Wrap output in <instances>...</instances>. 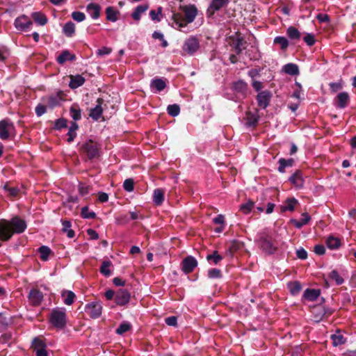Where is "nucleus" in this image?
Returning a JSON list of instances; mask_svg holds the SVG:
<instances>
[{
    "label": "nucleus",
    "instance_id": "9d476101",
    "mask_svg": "<svg viewBox=\"0 0 356 356\" xmlns=\"http://www.w3.org/2000/svg\"><path fill=\"white\" fill-rule=\"evenodd\" d=\"M130 294L126 289H119L116 291L115 300L118 305H124L129 302Z\"/></svg>",
    "mask_w": 356,
    "mask_h": 356
},
{
    "label": "nucleus",
    "instance_id": "9b49d317",
    "mask_svg": "<svg viewBox=\"0 0 356 356\" xmlns=\"http://www.w3.org/2000/svg\"><path fill=\"white\" fill-rule=\"evenodd\" d=\"M32 346L36 353V356H47L45 349V344L40 338H35L33 341Z\"/></svg>",
    "mask_w": 356,
    "mask_h": 356
},
{
    "label": "nucleus",
    "instance_id": "b1692460",
    "mask_svg": "<svg viewBox=\"0 0 356 356\" xmlns=\"http://www.w3.org/2000/svg\"><path fill=\"white\" fill-rule=\"evenodd\" d=\"M320 295V291L317 289H307L303 293V298L309 301L316 300Z\"/></svg>",
    "mask_w": 356,
    "mask_h": 356
},
{
    "label": "nucleus",
    "instance_id": "2eb2a0df",
    "mask_svg": "<svg viewBox=\"0 0 356 356\" xmlns=\"http://www.w3.org/2000/svg\"><path fill=\"white\" fill-rule=\"evenodd\" d=\"M229 0H212L207 10V14L211 16L214 13L226 6Z\"/></svg>",
    "mask_w": 356,
    "mask_h": 356
},
{
    "label": "nucleus",
    "instance_id": "a18cd8bd",
    "mask_svg": "<svg viewBox=\"0 0 356 356\" xmlns=\"http://www.w3.org/2000/svg\"><path fill=\"white\" fill-rule=\"evenodd\" d=\"M329 277L331 280H334L337 285H340L343 283L344 280L343 277H341L336 270H332L330 273Z\"/></svg>",
    "mask_w": 356,
    "mask_h": 356
},
{
    "label": "nucleus",
    "instance_id": "cd10ccee",
    "mask_svg": "<svg viewBox=\"0 0 356 356\" xmlns=\"http://www.w3.org/2000/svg\"><path fill=\"white\" fill-rule=\"evenodd\" d=\"M62 298H63V302L67 305H71L75 298V294L71 291H64L61 294Z\"/></svg>",
    "mask_w": 356,
    "mask_h": 356
},
{
    "label": "nucleus",
    "instance_id": "7ed1b4c3",
    "mask_svg": "<svg viewBox=\"0 0 356 356\" xmlns=\"http://www.w3.org/2000/svg\"><path fill=\"white\" fill-rule=\"evenodd\" d=\"M50 323L57 328H63L66 324V314L64 309H54L50 316Z\"/></svg>",
    "mask_w": 356,
    "mask_h": 356
},
{
    "label": "nucleus",
    "instance_id": "a211bd4d",
    "mask_svg": "<svg viewBox=\"0 0 356 356\" xmlns=\"http://www.w3.org/2000/svg\"><path fill=\"white\" fill-rule=\"evenodd\" d=\"M43 298L42 293L36 289H33L30 291L29 299L31 303L33 305H38L40 304Z\"/></svg>",
    "mask_w": 356,
    "mask_h": 356
},
{
    "label": "nucleus",
    "instance_id": "f257e3e1",
    "mask_svg": "<svg viewBox=\"0 0 356 356\" xmlns=\"http://www.w3.org/2000/svg\"><path fill=\"white\" fill-rule=\"evenodd\" d=\"M26 228L24 220L15 217L10 221L6 220H0V240L8 241L14 233H22Z\"/></svg>",
    "mask_w": 356,
    "mask_h": 356
},
{
    "label": "nucleus",
    "instance_id": "a878e982",
    "mask_svg": "<svg viewBox=\"0 0 356 356\" xmlns=\"http://www.w3.org/2000/svg\"><path fill=\"white\" fill-rule=\"evenodd\" d=\"M341 244L340 239L333 236H329L326 240L327 248L332 250L338 249L341 246Z\"/></svg>",
    "mask_w": 356,
    "mask_h": 356
},
{
    "label": "nucleus",
    "instance_id": "864d4df0",
    "mask_svg": "<svg viewBox=\"0 0 356 356\" xmlns=\"http://www.w3.org/2000/svg\"><path fill=\"white\" fill-rule=\"evenodd\" d=\"M209 278H220L221 277V271L217 268H211L208 271Z\"/></svg>",
    "mask_w": 356,
    "mask_h": 356
},
{
    "label": "nucleus",
    "instance_id": "774afa93",
    "mask_svg": "<svg viewBox=\"0 0 356 356\" xmlns=\"http://www.w3.org/2000/svg\"><path fill=\"white\" fill-rule=\"evenodd\" d=\"M58 103H59V101L57 97H48V104L51 107H54V106H56L57 104H58Z\"/></svg>",
    "mask_w": 356,
    "mask_h": 356
},
{
    "label": "nucleus",
    "instance_id": "1a4fd4ad",
    "mask_svg": "<svg viewBox=\"0 0 356 356\" xmlns=\"http://www.w3.org/2000/svg\"><path fill=\"white\" fill-rule=\"evenodd\" d=\"M197 265V260L192 256H188L182 261L181 269L185 273H189L194 270Z\"/></svg>",
    "mask_w": 356,
    "mask_h": 356
},
{
    "label": "nucleus",
    "instance_id": "e2e57ef3",
    "mask_svg": "<svg viewBox=\"0 0 356 356\" xmlns=\"http://www.w3.org/2000/svg\"><path fill=\"white\" fill-rule=\"evenodd\" d=\"M46 112V107L43 105H38L35 108V113L38 116L42 115Z\"/></svg>",
    "mask_w": 356,
    "mask_h": 356
},
{
    "label": "nucleus",
    "instance_id": "39448f33",
    "mask_svg": "<svg viewBox=\"0 0 356 356\" xmlns=\"http://www.w3.org/2000/svg\"><path fill=\"white\" fill-rule=\"evenodd\" d=\"M81 149L87 154L88 157L90 159L99 154L98 145L92 140H89L83 144Z\"/></svg>",
    "mask_w": 356,
    "mask_h": 356
},
{
    "label": "nucleus",
    "instance_id": "72a5a7b5",
    "mask_svg": "<svg viewBox=\"0 0 356 356\" xmlns=\"http://www.w3.org/2000/svg\"><path fill=\"white\" fill-rule=\"evenodd\" d=\"M112 264L110 261H104L100 267V272L102 274L105 275L106 277H109L111 275V270L110 269Z\"/></svg>",
    "mask_w": 356,
    "mask_h": 356
},
{
    "label": "nucleus",
    "instance_id": "6ab92c4d",
    "mask_svg": "<svg viewBox=\"0 0 356 356\" xmlns=\"http://www.w3.org/2000/svg\"><path fill=\"white\" fill-rule=\"evenodd\" d=\"M103 103V100L101 99H97V104L96 106L91 109L90 116L95 120H99L102 114L103 108L102 107V104Z\"/></svg>",
    "mask_w": 356,
    "mask_h": 356
},
{
    "label": "nucleus",
    "instance_id": "f03ea898",
    "mask_svg": "<svg viewBox=\"0 0 356 356\" xmlns=\"http://www.w3.org/2000/svg\"><path fill=\"white\" fill-rule=\"evenodd\" d=\"M184 17L179 13H173L172 16V26L175 29L181 30L185 27L187 24L194 21L197 15V9L194 6H188L183 8Z\"/></svg>",
    "mask_w": 356,
    "mask_h": 356
},
{
    "label": "nucleus",
    "instance_id": "473e14b6",
    "mask_svg": "<svg viewBox=\"0 0 356 356\" xmlns=\"http://www.w3.org/2000/svg\"><path fill=\"white\" fill-rule=\"evenodd\" d=\"M287 286H288V289H289L290 293L293 296L299 293L302 289L301 284L298 282H289L287 284Z\"/></svg>",
    "mask_w": 356,
    "mask_h": 356
},
{
    "label": "nucleus",
    "instance_id": "393cba45",
    "mask_svg": "<svg viewBox=\"0 0 356 356\" xmlns=\"http://www.w3.org/2000/svg\"><path fill=\"white\" fill-rule=\"evenodd\" d=\"M298 200L295 198H289L287 199L284 204L281 206L282 211L284 212L286 211H293L294 210L295 206L297 204Z\"/></svg>",
    "mask_w": 356,
    "mask_h": 356
},
{
    "label": "nucleus",
    "instance_id": "052dcab7",
    "mask_svg": "<svg viewBox=\"0 0 356 356\" xmlns=\"http://www.w3.org/2000/svg\"><path fill=\"white\" fill-rule=\"evenodd\" d=\"M297 257L300 259H305L307 257V252L303 248H300L296 251Z\"/></svg>",
    "mask_w": 356,
    "mask_h": 356
},
{
    "label": "nucleus",
    "instance_id": "ea45409f",
    "mask_svg": "<svg viewBox=\"0 0 356 356\" xmlns=\"http://www.w3.org/2000/svg\"><path fill=\"white\" fill-rule=\"evenodd\" d=\"M286 33L289 38L291 40H299L300 38V33L293 26L289 27Z\"/></svg>",
    "mask_w": 356,
    "mask_h": 356
},
{
    "label": "nucleus",
    "instance_id": "7c9ffc66",
    "mask_svg": "<svg viewBox=\"0 0 356 356\" xmlns=\"http://www.w3.org/2000/svg\"><path fill=\"white\" fill-rule=\"evenodd\" d=\"M33 20L39 25L44 26L47 22L46 16L40 12H35L31 15Z\"/></svg>",
    "mask_w": 356,
    "mask_h": 356
},
{
    "label": "nucleus",
    "instance_id": "79ce46f5",
    "mask_svg": "<svg viewBox=\"0 0 356 356\" xmlns=\"http://www.w3.org/2000/svg\"><path fill=\"white\" fill-rule=\"evenodd\" d=\"M70 112V115L74 120H79L81 119V110L79 108L78 106H72Z\"/></svg>",
    "mask_w": 356,
    "mask_h": 356
},
{
    "label": "nucleus",
    "instance_id": "0e129e2a",
    "mask_svg": "<svg viewBox=\"0 0 356 356\" xmlns=\"http://www.w3.org/2000/svg\"><path fill=\"white\" fill-rule=\"evenodd\" d=\"M314 252H315L316 254H317L318 255H322V254H323L325 253V248L322 245H316L314 247Z\"/></svg>",
    "mask_w": 356,
    "mask_h": 356
},
{
    "label": "nucleus",
    "instance_id": "5fc2aeb1",
    "mask_svg": "<svg viewBox=\"0 0 356 356\" xmlns=\"http://www.w3.org/2000/svg\"><path fill=\"white\" fill-rule=\"evenodd\" d=\"M81 216L84 218H93L95 216V213L90 211L88 208L85 207L81 209Z\"/></svg>",
    "mask_w": 356,
    "mask_h": 356
},
{
    "label": "nucleus",
    "instance_id": "de8ad7c7",
    "mask_svg": "<svg viewBox=\"0 0 356 356\" xmlns=\"http://www.w3.org/2000/svg\"><path fill=\"white\" fill-rule=\"evenodd\" d=\"M131 328V324L128 322H124L120 325V326L116 330V333L118 334H122L127 331H129Z\"/></svg>",
    "mask_w": 356,
    "mask_h": 356
},
{
    "label": "nucleus",
    "instance_id": "f3484780",
    "mask_svg": "<svg viewBox=\"0 0 356 356\" xmlns=\"http://www.w3.org/2000/svg\"><path fill=\"white\" fill-rule=\"evenodd\" d=\"M289 181L297 188H300L304 184V179L301 171L296 170L289 178Z\"/></svg>",
    "mask_w": 356,
    "mask_h": 356
},
{
    "label": "nucleus",
    "instance_id": "c03bdc74",
    "mask_svg": "<svg viewBox=\"0 0 356 356\" xmlns=\"http://www.w3.org/2000/svg\"><path fill=\"white\" fill-rule=\"evenodd\" d=\"M167 111L170 115L175 117L179 114L180 108L177 104L169 105L167 108Z\"/></svg>",
    "mask_w": 356,
    "mask_h": 356
},
{
    "label": "nucleus",
    "instance_id": "e433bc0d",
    "mask_svg": "<svg viewBox=\"0 0 356 356\" xmlns=\"http://www.w3.org/2000/svg\"><path fill=\"white\" fill-rule=\"evenodd\" d=\"M207 259L210 264L216 265L222 261V257L220 255L217 251H214L213 254L207 256Z\"/></svg>",
    "mask_w": 356,
    "mask_h": 356
},
{
    "label": "nucleus",
    "instance_id": "c9c22d12",
    "mask_svg": "<svg viewBox=\"0 0 356 356\" xmlns=\"http://www.w3.org/2000/svg\"><path fill=\"white\" fill-rule=\"evenodd\" d=\"M63 225V232L67 234V236L69 238H73L75 235L74 232L70 228L71 222L68 220H63L62 222Z\"/></svg>",
    "mask_w": 356,
    "mask_h": 356
},
{
    "label": "nucleus",
    "instance_id": "ddd939ff",
    "mask_svg": "<svg viewBox=\"0 0 356 356\" xmlns=\"http://www.w3.org/2000/svg\"><path fill=\"white\" fill-rule=\"evenodd\" d=\"M271 96L270 92L268 90L260 92L257 96L258 105L263 108H266L269 104Z\"/></svg>",
    "mask_w": 356,
    "mask_h": 356
},
{
    "label": "nucleus",
    "instance_id": "49530a36",
    "mask_svg": "<svg viewBox=\"0 0 356 356\" xmlns=\"http://www.w3.org/2000/svg\"><path fill=\"white\" fill-rule=\"evenodd\" d=\"M39 252L40 254V258L43 261H47L51 252V250L47 246L43 245L39 248Z\"/></svg>",
    "mask_w": 356,
    "mask_h": 356
},
{
    "label": "nucleus",
    "instance_id": "dca6fc26",
    "mask_svg": "<svg viewBox=\"0 0 356 356\" xmlns=\"http://www.w3.org/2000/svg\"><path fill=\"white\" fill-rule=\"evenodd\" d=\"M350 97L346 92L338 94L336 98L335 105L339 108H344L349 103Z\"/></svg>",
    "mask_w": 356,
    "mask_h": 356
},
{
    "label": "nucleus",
    "instance_id": "c85d7f7f",
    "mask_svg": "<svg viewBox=\"0 0 356 356\" xmlns=\"http://www.w3.org/2000/svg\"><path fill=\"white\" fill-rule=\"evenodd\" d=\"M119 12L113 7L109 6L106 9V19L111 22H115L118 20Z\"/></svg>",
    "mask_w": 356,
    "mask_h": 356
},
{
    "label": "nucleus",
    "instance_id": "680f3d73",
    "mask_svg": "<svg viewBox=\"0 0 356 356\" xmlns=\"http://www.w3.org/2000/svg\"><path fill=\"white\" fill-rule=\"evenodd\" d=\"M213 222L215 224L223 225L225 224V216L222 214H219L213 218Z\"/></svg>",
    "mask_w": 356,
    "mask_h": 356
},
{
    "label": "nucleus",
    "instance_id": "58836bf2",
    "mask_svg": "<svg viewBox=\"0 0 356 356\" xmlns=\"http://www.w3.org/2000/svg\"><path fill=\"white\" fill-rule=\"evenodd\" d=\"M75 25L72 22H67L63 27V33L68 37H71L74 33Z\"/></svg>",
    "mask_w": 356,
    "mask_h": 356
},
{
    "label": "nucleus",
    "instance_id": "09e8293b",
    "mask_svg": "<svg viewBox=\"0 0 356 356\" xmlns=\"http://www.w3.org/2000/svg\"><path fill=\"white\" fill-rule=\"evenodd\" d=\"M254 207V202L248 201L247 203L243 204L241 206L240 209L244 213H248L250 212Z\"/></svg>",
    "mask_w": 356,
    "mask_h": 356
},
{
    "label": "nucleus",
    "instance_id": "69168bd1",
    "mask_svg": "<svg viewBox=\"0 0 356 356\" xmlns=\"http://www.w3.org/2000/svg\"><path fill=\"white\" fill-rule=\"evenodd\" d=\"M165 323L170 326H175L177 325V318L170 316L165 318Z\"/></svg>",
    "mask_w": 356,
    "mask_h": 356
},
{
    "label": "nucleus",
    "instance_id": "6e6552de",
    "mask_svg": "<svg viewBox=\"0 0 356 356\" xmlns=\"http://www.w3.org/2000/svg\"><path fill=\"white\" fill-rule=\"evenodd\" d=\"M86 312L92 318L100 316L102 312V307L99 302H90L86 306Z\"/></svg>",
    "mask_w": 356,
    "mask_h": 356
},
{
    "label": "nucleus",
    "instance_id": "412c9836",
    "mask_svg": "<svg viewBox=\"0 0 356 356\" xmlns=\"http://www.w3.org/2000/svg\"><path fill=\"white\" fill-rule=\"evenodd\" d=\"M86 10L93 19H97L99 17L100 6L98 4L89 3L86 7Z\"/></svg>",
    "mask_w": 356,
    "mask_h": 356
},
{
    "label": "nucleus",
    "instance_id": "4c0bfd02",
    "mask_svg": "<svg viewBox=\"0 0 356 356\" xmlns=\"http://www.w3.org/2000/svg\"><path fill=\"white\" fill-rule=\"evenodd\" d=\"M77 129H78V124L76 122H71V125L69 128V131L67 133V135H68L67 141L69 143L74 140V138L76 136V131L77 130Z\"/></svg>",
    "mask_w": 356,
    "mask_h": 356
},
{
    "label": "nucleus",
    "instance_id": "4be33fe9",
    "mask_svg": "<svg viewBox=\"0 0 356 356\" xmlns=\"http://www.w3.org/2000/svg\"><path fill=\"white\" fill-rule=\"evenodd\" d=\"M149 6L147 4L138 6L131 15L133 19L136 21H139L142 15L147 10Z\"/></svg>",
    "mask_w": 356,
    "mask_h": 356
},
{
    "label": "nucleus",
    "instance_id": "603ef678",
    "mask_svg": "<svg viewBox=\"0 0 356 356\" xmlns=\"http://www.w3.org/2000/svg\"><path fill=\"white\" fill-rule=\"evenodd\" d=\"M134 180L132 179H127L124 181L123 187L125 191L131 192L134 191Z\"/></svg>",
    "mask_w": 356,
    "mask_h": 356
},
{
    "label": "nucleus",
    "instance_id": "338daca9",
    "mask_svg": "<svg viewBox=\"0 0 356 356\" xmlns=\"http://www.w3.org/2000/svg\"><path fill=\"white\" fill-rule=\"evenodd\" d=\"M330 87L331 90L335 92L342 88V85L340 83H330Z\"/></svg>",
    "mask_w": 356,
    "mask_h": 356
},
{
    "label": "nucleus",
    "instance_id": "bb28decb",
    "mask_svg": "<svg viewBox=\"0 0 356 356\" xmlns=\"http://www.w3.org/2000/svg\"><path fill=\"white\" fill-rule=\"evenodd\" d=\"M164 200V191L161 188L155 189L153 193V201L156 205H161Z\"/></svg>",
    "mask_w": 356,
    "mask_h": 356
},
{
    "label": "nucleus",
    "instance_id": "4468645a",
    "mask_svg": "<svg viewBox=\"0 0 356 356\" xmlns=\"http://www.w3.org/2000/svg\"><path fill=\"white\" fill-rule=\"evenodd\" d=\"M233 90L239 97H245L248 94V84L239 80L234 83Z\"/></svg>",
    "mask_w": 356,
    "mask_h": 356
},
{
    "label": "nucleus",
    "instance_id": "37998d69",
    "mask_svg": "<svg viewBox=\"0 0 356 356\" xmlns=\"http://www.w3.org/2000/svg\"><path fill=\"white\" fill-rule=\"evenodd\" d=\"M331 339L332 340V344L334 346H337L345 343V339L343 336L339 334H332L331 336Z\"/></svg>",
    "mask_w": 356,
    "mask_h": 356
},
{
    "label": "nucleus",
    "instance_id": "4d7b16f0",
    "mask_svg": "<svg viewBox=\"0 0 356 356\" xmlns=\"http://www.w3.org/2000/svg\"><path fill=\"white\" fill-rule=\"evenodd\" d=\"M247 118H248V123L250 125H254L257 121L258 118L254 114H252L251 113H247Z\"/></svg>",
    "mask_w": 356,
    "mask_h": 356
},
{
    "label": "nucleus",
    "instance_id": "3c124183",
    "mask_svg": "<svg viewBox=\"0 0 356 356\" xmlns=\"http://www.w3.org/2000/svg\"><path fill=\"white\" fill-rule=\"evenodd\" d=\"M161 12H162V8L161 7H159L158 9H157V11H156L154 10H152L149 12V15H150L151 19L153 21L159 22L161 20V19L159 17V15L161 14Z\"/></svg>",
    "mask_w": 356,
    "mask_h": 356
},
{
    "label": "nucleus",
    "instance_id": "0eeeda50",
    "mask_svg": "<svg viewBox=\"0 0 356 356\" xmlns=\"http://www.w3.org/2000/svg\"><path fill=\"white\" fill-rule=\"evenodd\" d=\"M15 28L21 31H26L30 29L32 22L26 15H22L15 20Z\"/></svg>",
    "mask_w": 356,
    "mask_h": 356
},
{
    "label": "nucleus",
    "instance_id": "aec40b11",
    "mask_svg": "<svg viewBox=\"0 0 356 356\" xmlns=\"http://www.w3.org/2000/svg\"><path fill=\"white\" fill-rule=\"evenodd\" d=\"M166 86L165 81L162 79H153L150 83L151 90L153 92H161Z\"/></svg>",
    "mask_w": 356,
    "mask_h": 356
},
{
    "label": "nucleus",
    "instance_id": "c756f323",
    "mask_svg": "<svg viewBox=\"0 0 356 356\" xmlns=\"http://www.w3.org/2000/svg\"><path fill=\"white\" fill-rule=\"evenodd\" d=\"M311 218L307 213H304L302 214L301 218L300 220H293L292 222L297 228H300L303 225L307 224L310 220Z\"/></svg>",
    "mask_w": 356,
    "mask_h": 356
},
{
    "label": "nucleus",
    "instance_id": "5701e85b",
    "mask_svg": "<svg viewBox=\"0 0 356 356\" xmlns=\"http://www.w3.org/2000/svg\"><path fill=\"white\" fill-rule=\"evenodd\" d=\"M85 82V79L81 75L70 76L69 86L71 88L75 89L82 86Z\"/></svg>",
    "mask_w": 356,
    "mask_h": 356
},
{
    "label": "nucleus",
    "instance_id": "a19ab883",
    "mask_svg": "<svg viewBox=\"0 0 356 356\" xmlns=\"http://www.w3.org/2000/svg\"><path fill=\"white\" fill-rule=\"evenodd\" d=\"M274 43L279 44L282 50L286 49L289 46L288 40L282 36H277L274 39Z\"/></svg>",
    "mask_w": 356,
    "mask_h": 356
},
{
    "label": "nucleus",
    "instance_id": "20e7f679",
    "mask_svg": "<svg viewBox=\"0 0 356 356\" xmlns=\"http://www.w3.org/2000/svg\"><path fill=\"white\" fill-rule=\"evenodd\" d=\"M15 135V127L12 122L8 120L0 122V138L6 140Z\"/></svg>",
    "mask_w": 356,
    "mask_h": 356
},
{
    "label": "nucleus",
    "instance_id": "8fccbe9b",
    "mask_svg": "<svg viewBox=\"0 0 356 356\" xmlns=\"http://www.w3.org/2000/svg\"><path fill=\"white\" fill-rule=\"evenodd\" d=\"M72 17L74 20L81 22L86 19V15L83 13L75 11L72 13Z\"/></svg>",
    "mask_w": 356,
    "mask_h": 356
},
{
    "label": "nucleus",
    "instance_id": "423d86ee",
    "mask_svg": "<svg viewBox=\"0 0 356 356\" xmlns=\"http://www.w3.org/2000/svg\"><path fill=\"white\" fill-rule=\"evenodd\" d=\"M199 48V40L195 37L188 38L183 45V51L189 55H192L195 53Z\"/></svg>",
    "mask_w": 356,
    "mask_h": 356
},
{
    "label": "nucleus",
    "instance_id": "13d9d810",
    "mask_svg": "<svg viewBox=\"0 0 356 356\" xmlns=\"http://www.w3.org/2000/svg\"><path fill=\"white\" fill-rule=\"evenodd\" d=\"M111 52V48H108V47H102V48H100V49H99L97 50V54L98 56H104V55H108Z\"/></svg>",
    "mask_w": 356,
    "mask_h": 356
},
{
    "label": "nucleus",
    "instance_id": "6e6d98bb",
    "mask_svg": "<svg viewBox=\"0 0 356 356\" xmlns=\"http://www.w3.org/2000/svg\"><path fill=\"white\" fill-rule=\"evenodd\" d=\"M304 41L309 45L312 46L315 43L314 35L312 33H307L303 38Z\"/></svg>",
    "mask_w": 356,
    "mask_h": 356
},
{
    "label": "nucleus",
    "instance_id": "2f4dec72",
    "mask_svg": "<svg viewBox=\"0 0 356 356\" xmlns=\"http://www.w3.org/2000/svg\"><path fill=\"white\" fill-rule=\"evenodd\" d=\"M283 70L288 74L296 75L299 73L298 67L293 63H288L283 67Z\"/></svg>",
    "mask_w": 356,
    "mask_h": 356
},
{
    "label": "nucleus",
    "instance_id": "f8f14e48",
    "mask_svg": "<svg viewBox=\"0 0 356 356\" xmlns=\"http://www.w3.org/2000/svg\"><path fill=\"white\" fill-rule=\"evenodd\" d=\"M259 246L265 253L268 254H273L277 249L276 246L269 239L264 237L259 240Z\"/></svg>",
    "mask_w": 356,
    "mask_h": 356
},
{
    "label": "nucleus",
    "instance_id": "bf43d9fd",
    "mask_svg": "<svg viewBox=\"0 0 356 356\" xmlns=\"http://www.w3.org/2000/svg\"><path fill=\"white\" fill-rule=\"evenodd\" d=\"M55 127L58 129L67 127V120L63 118L57 120L55 123Z\"/></svg>",
    "mask_w": 356,
    "mask_h": 356
},
{
    "label": "nucleus",
    "instance_id": "f704fd0d",
    "mask_svg": "<svg viewBox=\"0 0 356 356\" xmlns=\"http://www.w3.org/2000/svg\"><path fill=\"white\" fill-rule=\"evenodd\" d=\"M74 56L70 54L68 51H63L57 58V61L60 64H63L67 60H73Z\"/></svg>",
    "mask_w": 356,
    "mask_h": 356
}]
</instances>
